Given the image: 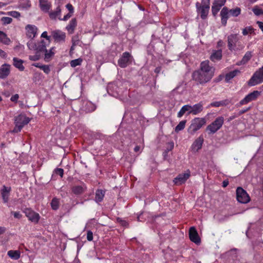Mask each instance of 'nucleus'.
<instances>
[{"label":"nucleus","mask_w":263,"mask_h":263,"mask_svg":"<svg viewBox=\"0 0 263 263\" xmlns=\"http://www.w3.org/2000/svg\"><path fill=\"white\" fill-rule=\"evenodd\" d=\"M209 63L208 61L202 62L200 69L193 73V80L199 84H202L209 82L214 75V68L210 66Z\"/></svg>","instance_id":"1"},{"label":"nucleus","mask_w":263,"mask_h":263,"mask_svg":"<svg viewBox=\"0 0 263 263\" xmlns=\"http://www.w3.org/2000/svg\"><path fill=\"white\" fill-rule=\"evenodd\" d=\"M210 6V0H202L201 3L199 2L196 3L197 11L200 14L202 19L204 20L206 18L209 12Z\"/></svg>","instance_id":"2"},{"label":"nucleus","mask_w":263,"mask_h":263,"mask_svg":"<svg viewBox=\"0 0 263 263\" xmlns=\"http://www.w3.org/2000/svg\"><path fill=\"white\" fill-rule=\"evenodd\" d=\"M206 123V120L204 118H196L194 119L192 123L190 125L189 128H188V132L192 135H193L199 130L201 127L205 125Z\"/></svg>","instance_id":"3"},{"label":"nucleus","mask_w":263,"mask_h":263,"mask_svg":"<svg viewBox=\"0 0 263 263\" xmlns=\"http://www.w3.org/2000/svg\"><path fill=\"white\" fill-rule=\"evenodd\" d=\"M223 122V117H219L206 127V130L209 131V134H214L221 127Z\"/></svg>","instance_id":"4"},{"label":"nucleus","mask_w":263,"mask_h":263,"mask_svg":"<svg viewBox=\"0 0 263 263\" xmlns=\"http://www.w3.org/2000/svg\"><path fill=\"white\" fill-rule=\"evenodd\" d=\"M263 82V66L256 71L248 82L249 86H252Z\"/></svg>","instance_id":"5"},{"label":"nucleus","mask_w":263,"mask_h":263,"mask_svg":"<svg viewBox=\"0 0 263 263\" xmlns=\"http://www.w3.org/2000/svg\"><path fill=\"white\" fill-rule=\"evenodd\" d=\"M236 197L237 201L242 203H247L250 201L249 195L241 187H238L236 189Z\"/></svg>","instance_id":"6"},{"label":"nucleus","mask_w":263,"mask_h":263,"mask_svg":"<svg viewBox=\"0 0 263 263\" xmlns=\"http://www.w3.org/2000/svg\"><path fill=\"white\" fill-rule=\"evenodd\" d=\"M27 46L30 49H33L36 51L39 54H43L45 52H47L45 43L44 41H42L37 45L35 44L32 41L28 42Z\"/></svg>","instance_id":"7"},{"label":"nucleus","mask_w":263,"mask_h":263,"mask_svg":"<svg viewBox=\"0 0 263 263\" xmlns=\"http://www.w3.org/2000/svg\"><path fill=\"white\" fill-rule=\"evenodd\" d=\"M133 57L128 52L123 53L121 58L119 59L118 63L121 68H125L127 66L132 63Z\"/></svg>","instance_id":"8"},{"label":"nucleus","mask_w":263,"mask_h":263,"mask_svg":"<svg viewBox=\"0 0 263 263\" xmlns=\"http://www.w3.org/2000/svg\"><path fill=\"white\" fill-rule=\"evenodd\" d=\"M260 94V92L255 90L249 93L246 97L239 102V105L247 104L250 102L255 100Z\"/></svg>","instance_id":"9"},{"label":"nucleus","mask_w":263,"mask_h":263,"mask_svg":"<svg viewBox=\"0 0 263 263\" xmlns=\"http://www.w3.org/2000/svg\"><path fill=\"white\" fill-rule=\"evenodd\" d=\"M190 239L196 245H199L201 242V239L199 236L195 228L192 227L190 228L189 232Z\"/></svg>","instance_id":"10"},{"label":"nucleus","mask_w":263,"mask_h":263,"mask_svg":"<svg viewBox=\"0 0 263 263\" xmlns=\"http://www.w3.org/2000/svg\"><path fill=\"white\" fill-rule=\"evenodd\" d=\"M190 176V172L187 170V172L183 174H180L177 177L174 178L173 181L177 185H180L184 183Z\"/></svg>","instance_id":"11"},{"label":"nucleus","mask_w":263,"mask_h":263,"mask_svg":"<svg viewBox=\"0 0 263 263\" xmlns=\"http://www.w3.org/2000/svg\"><path fill=\"white\" fill-rule=\"evenodd\" d=\"M25 213L29 220L35 223H37L38 222L40 219V215L39 214L28 209L25 210Z\"/></svg>","instance_id":"12"},{"label":"nucleus","mask_w":263,"mask_h":263,"mask_svg":"<svg viewBox=\"0 0 263 263\" xmlns=\"http://www.w3.org/2000/svg\"><path fill=\"white\" fill-rule=\"evenodd\" d=\"M30 121V119L24 115H20L15 118V125H24L27 124Z\"/></svg>","instance_id":"13"},{"label":"nucleus","mask_w":263,"mask_h":263,"mask_svg":"<svg viewBox=\"0 0 263 263\" xmlns=\"http://www.w3.org/2000/svg\"><path fill=\"white\" fill-rule=\"evenodd\" d=\"M10 72V65L7 64H3L0 68V79L6 78Z\"/></svg>","instance_id":"14"},{"label":"nucleus","mask_w":263,"mask_h":263,"mask_svg":"<svg viewBox=\"0 0 263 263\" xmlns=\"http://www.w3.org/2000/svg\"><path fill=\"white\" fill-rule=\"evenodd\" d=\"M11 190V187L6 186L5 185L3 186L1 190V195L4 202L7 203L8 202Z\"/></svg>","instance_id":"15"},{"label":"nucleus","mask_w":263,"mask_h":263,"mask_svg":"<svg viewBox=\"0 0 263 263\" xmlns=\"http://www.w3.org/2000/svg\"><path fill=\"white\" fill-rule=\"evenodd\" d=\"M238 37L237 34H232L228 37V47L230 50H232L236 46V43L238 41Z\"/></svg>","instance_id":"16"},{"label":"nucleus","mask_w":263,"mask_h":263,"mask_svg":"<svg viewBox=\"0 0 263 263\" xmlns=\"http://www.w3.org/2000/svg\"><path fill=\"white\" fill-rule=\"evenodd\" d=\"M203 142V138L199 137L194 142L192 145V150L194 152H197L199 149L201 148Z\"/></svg>","instance_id":"17"},{"label":"nucleus","mask_w":263,"mask_h":263,"mask_svg":"<svg viewBox=\"0 0 263 263\" xmlns=\"http://www.w3.org/2000/svg\"><path fill=\"white\" fill-rule=\"evenodd\" d=\"M52 35L55 41L57 42L64 41L66 37L65 33L60 30L52 31Z\"/></svg>","instance_id":"18"},{"label":"nucleus","mask_w":263,"mask_h":263,"mask_svg":"<svg viewBox=\"0 0 263 263\" xmlns=\"http://www.w3.org/2000/svg\"><path fill=\"white\" fill-rule=\"evenodd\" d=\"M26 29L27 30V35L28 37L32 39L35 37L37 31V28L35 26L28 25L26 27Z\"/></svg>","instance_id":"19"},{"label":"nucleus","mask_w":263,"mask_h":263,"mask_svg":"<svg viewBox=\"0 0 263 263\" xmlns=\"http://www.w3.org/2000/svg\"><path fill=\"white\" fill-rule=\"evenodd\" d=\"M224 4V2L220 3L219 0L215 1L212 6V11L213 15L215 16L220 8Z\"/></svg>","instance_id":"20"},{"label":"nucleus","mask_w":263,"mask_h":263,"mask_svg":"<svg viewBox=\"0 0 263 263\" xmlns=\"http://www.w3.org/2000/svg\"><path fill=\"white\" fill-rule=\"evenodd\" d=\"M222 58V50L221 49L213 51L210 56V59L213 62L220 60Z\"/></svg>","instance_id":"21"},{"label":"nucleus","mask_w":263,"mask_h":263,"mask_svg":"<svg viewBox=\"0 0 263 263\" xmlns=\"http://www.w3.org/2000/svg\"><path fill=\"white\" fill-rule=\"evenodd\" d=\"M202 110V105L200 103L194 105L192 106L191 110L188 112V114L197 115Z\"/></svg>","instance_id":"22"},{"label":"nucleus","mask_w":263,"mask_h":263,"mask_svg":"<svg viewBox=\"0 0 263 263\" xmlns=\"http://www.w3.org/2000/svg\"><path fill=\"white\" fill-rule=\"evenodd\" d=\"M39 2L41 8L43 11L48 12L49 10L51 4L48 3L47 0H39Z\"/></svg>","instance_id":"23"},{"label":"nucleus","mask_w":263,"mask_h":263,"mask_svg":"<svg viewBox=\"0 0 263 263\" xmlns=\"http://www.w3.org/2000/svg\"><path fill=\"white\" fill-rule=\"evenodd\" d=\"M13 65L17 68H18L21 71H23L25 69L24 66L23 65V61L20 59H18L16 58H14L13 59Z\"/></svg>","instance_id":"24"},{"label":"nucleus","mask_w":263,"mask_h":263,"mask_svg":"<svg viewBox=\"0 0 263 263\" xmlns=\"http://www.w3.org/2000/svg\"><path fill=\"white\" fill-rule=\"evenodd\" d=\"M77 26V21L76 18H72L69 24L66 27V29L68 31L69 33L72 34L73 33L74 29Z\"/></svg>","instance_id":"25"},{"label":"nucleus","mask_w":263,"mask_h":263,"mask_svg":"<svg viewBox=\"0 0 263 263\" xmlns=\"http://www.w3.org/2000/svg\"><path fill=\"white\" fill-rule=\"evenodd\" d=\"M0 42L5 45H9L11 42V40L7 37L5 33L0 31Z\"/></svg>","instance_id":"26"},{"label":"nucleus","mask_w":263,"mask_h":263,"mask_svg":"<svg viewBox=\"0 0 263 263\" xmlns=\"http://www.w3.org/2000/svg\"><path fill=\"white\" fill-rule=\"evenodd\" d=\"M86 187L84 185H76L73 186L72 190L75 194H81L84 192Z\"/></svg>","instance_id":"27"},{"label":"nucleus","mask_w":263,"mask_h":263,"mask_svg":"<svg viewBox=\"0 0 263 263\" xmlns=\"http://www.w3.org/2000/svg\"><path fill=\"white\" fill-rule=\"evenodd\" d=\"M192 106L189 105H185L182 106L180 110L178 112L177 117L178 118H181L186 111H190L191 110Z\"/></svg>","instance_id":"28"},{"label":"nucleus","mask_w":263,"mask_h":263,"mask_svg":"<svg viewBox=\"0 0 263 263\" xmlns=\"http://www.w3.org/2000/svg\"><path fill=\"white\" fill-rule=\"evenodd\" d=\"M252 56V52L251 51L247 52L241 61L239 63H238L237 65H240L246 64L251 59Z\"/></svg>","instance_id":"29"},{"label":"nucleus","mask_w":263,"mask_h":263,"mask_svg":"<svg viewBox=\"0 0 263 263\" xmlns=\"http://www.w3.org/2000/svg\"><path fill=\"white\" fill-rule=\"evenodd\" d=\"M8 255L13 259H18L20 257V253L18 251L10 250L8 252Z\"/></svg>","instance_id":"30"},{"label":"nucleus","mask_w":263,"mask_h":263,"mask_svg":"<svg viewBox=\"0 0 263 263\" xmlns=\"http://www.w3.org/2000/svg\"><path fill=\"white\" fill-rule=\"evenodd\" d=\"M239 72L240 71L238 70H235L232 71H230L226 76V81L228 82L231 79L235 77Z\"/></svg>","instance_id":"31"},{"label":"nucleus","mask_w":263,"mask_h":263,"mask_svg":"<svg viewBox=\"0 0 263 263\" xmlns=\"http://www.w3.org/2000/svg\"><path fill=\"white\" fill-rule=\"evenodd\" d=\"M104 196V192L101 190H98L96 192L95 199L97 202H101Z\"/></svg>","instance_id":"32"},{"label":"nucleus","mask_w":263,"mask_h":263,"mask_svg":"<svg viewBox=\"0 0 263 263\" xmlns=\"http://www.w3.org/2000/svg\"><path fill=\"white\" fill-rule=\"evenodd\" d=\"M229 103V102L227 100H222L221 101H216L213 102L211 104V105L212 106L214 107H219V106H226Z\"/></svg>","instance_id":"33"},{"label":"nucleus","mask_w":263,"mask_h":263,"mask_svg":"<svg viewBox=\"0 0 263 263\" xmlns=\"http://www.w3.org/2000/svg\"><path fill=\"white\" fill-rule=\"evenodd\" d=\"M20 7L23 9H28L31 7V3L29 0H22Z\"/></svg>","instance_id":"34"},{"label":"nucleus","mask_w":263,"mask_h":263,"mask_svg":"<svg viewBox=\"0 0 263 263\" xmlns=\"http://www.w3.org/2000/svg\"><path fill=\"white\" fill-rule=\"evenodd\" d=\"M241 9L239 7H236L235 9H230L229 10V15L236 17L240 14Z\"/></svg>","instance_id":"35"},{"label":"nucleus","mask_w":263,"mask_h":263,"mask_svg":"<svg viewBox=\"0 0 263 263\" xmlns=\"http://www.w3.org/2000/svg\"><path fill=\"white\" fill-rule=\"evenodd\" d=\"M186 122V120H182L180 121L179 123L175 127V131L176 133H178L179 131L184 129V128L185 127Z\"/></svg>","instance_id":"36"},{"label":"nucleus","mask_w":263,"mask_h":263,"mask_svg":"<svg viewBox=\"0 0 263 263\" xmlns=\"http://www.w3.org/2000/svg\"><path fill=\"white\" fill-rule=\"evenodd\" d=\"M254 29L252 26H248L245 27L244 29H242V34L243 35H247L249 33L252 34L254 33Z\"/></svg>","instance_id":"37"},{"label":"nucleus","mask_w":263,"mask_h":263,"mask_svg":"<svg viewBox=\"0 0 263 263\" xmlns=\"http://www.w3.org/2000/svg\"><path fill=\"white\" fill-rule=\"evenodd\" d=\"M60 13H61V9L60 8V7L59 6L57 7L56 11H53V12H51L49 13V16L51 19L54 20L56 18L57 16L60 15Z\"/></svg>","instance_id":"38"},{"label":"nucleus","mask_w":263,"mask_h":263,"mask_svg":"<svg viewBox=\"0 0 263 263\" xmlns=\"http://www.w3.org/2000/svg\"><path fill=\"white\" fill-rule=\"evenodd\" d=\"M51 206L53 210H57L59 206V201L58 199L54 198L51 201Z\"/></svg>","instance_id":"39"},{"label":"nucleus","mask_w":263,"mask_h":263,"mask_svg":"<svg viewBox=\"0 0 263 263\" xmlns=\"http://www.w3.org/2000/svg\"><path fill=\"white\" fill-rule=\"evenodd\" d=\"M82 62V60L80 58L75 59V60H73L71 61V62H70V66L72 67H75L77 66L81 65Z\"/></svg>","instance_id":"40"},{"label":"nucleus","mask_w":263,"mask_h":263,"mask_svg":"<svg viewBox=\"0 0 263 263\" xmlns=\"http://www.w3.org/2000/svg\"><path fill=\"white\" fill-rule=\"evenodd\" d=\"M229 10L227 7H223L221 11L220 15L221 17H229Z\"/></svg>","instance_id":"41"},{"label":"nucleus","mask_w":263,"mask_h":263,"mask_svg":"<svg viewBox=\"0 0 263 263\" xmlns=\"http://www.w3.org/2000/svg\"><path fill=\"white\" fill-rule=\"evenodd\" d=\"M1 21L3 25H6L10 24L12 21V18L9 17H3Z\"/></svg>","instance_id":"42"},{"label":"nucleus","mask_w":263,"mask_h":263,"mask_svg":"<svg viewBox=\"0 0 263 263\" xmlns=\"http://www.w3.org/2000/svg\"><path fill=\"white\" fill-rule=\"evenodd\" d=\"M41 56V54H39V53L36 52V53L35 55H29V59L31 61H35L39 60Z\"/></svg>","instance_id":"43"},{"label":"nucleus","mask_w":263,"mask_h":263,"mask_svg":"<svg viewBox=\"0 0 263 263\" xmlns=\"http://www.w3.org/2000/svg\"><path fill=\"white\" fill-rule=\"evenodd\" d=\"M41 69L44 71V72L48 74L50 71V67L48 65H43L41 66Z\"/></svg>","instance_id":"44"},{"label":"nucleus","mask_w":263,"mask_h":263,"mask_svg":"<svg viewBox=\"0 0 263 263\" xmlns=\"http://www.w3.org/2000/svg\"><path fill=\"white\" fill-rule=\"evenodd\" d=\"M253 12L256 15H259L261 14H263V12L261 9H259L258 8L255 7L253 8L252 9Z\"/></svg>","instance_id":"45"},{"label":"nucleus","mask_w":263,"mask_h":263,"mask_svg":"<svg viewBox=\"0 0 263 263\" xmlns=\"http://www.w3.org/2000/svg\"><path fill=\"white\" fill-rule=\"evenodd\" d=\"M53 54L54 53L52 51L51 49L49 52H45V60L46 61L48 60Z\"/></svg>","instance_id":"46"},{"label":"nucleus","mask_w":263,"mask_h":263,"mask_svg":"<svg viewBox=\"0 0 263 263\" xmlns=\"http://www.w3.org/2000/svg\"><path fill=\"white\" fill-rule=\"evenodd\" d=\"M72 42L73 46H76L77 45H78L79 42V36L78 35L73 36L72 39Z\"/></svg>","instance_id":"47"},{"label":"nucleus","mask_w":263,"mask_h":263,"mask_svg":"<svg viewBox=\"0 0 263 263\" xmlns=\"http://www.w3.org/2000/svg\"><path fill=\"white\" fill-rule=\"evenodd\" d=\"M54 172L56 174L59 175L61 177H63V174H64V171L63 169L58 168H56L54 171Z\"/></svg>","instance_id":"48"},{"label":"nucleus","mask_w":263,"mask_h":263,"mask_svg":"<svg viewBox=\"0 0 263 263\" xmlns=\"http://www.w3.org/2000/svg\"><path fill=\"white\" fill-rule=\"evenodd\" d=\"M23 127L22 125H15L13 130H11V132L15 133H18L21 130Z\"/></svg>","instance_id":"49"},{"label":"nucleus","mask_w":263,"mask_h":263,"mask_svg":"<svg viewBox=\"0 0 263 263\" xmlns=\"http://www.w3.org/2000/svg\"><path fill=\"white\" fill-rule=\"evenodd\" d=\"M9 14L13 17H18L20 16V13L18 12L13 11L9 12Z\"/></svg>","instance_id":"50"},{"label":"nucleus","mask_w":263,"mask_h":263,"mask_svg":"<svg viewBox=\"0 0 263 263\" xmlns=\"http://www.w3.org/2000/svg\"><path fill=\"white\" fill-rule=\"evenodd\" d=\"M174 146V144L173 142H169L167 144V147L165 150L167 151V152H170L173 149Z\"/></svg>","instance_id":"51"},{"label":"nucleus","mask_w":263,"mask_h":263,"mask_svg":"<svg viewBox=\"0 0 263 263\" xmlns=\"http://www.w3.org/2000/svg\"><path fill=\"white\" fill-rule=\"evenodd\" d=\"M87 239L88 241H91L93 239V234L90 231L87 232Z\"/></svg>","instance_id":"52"},{"label":"nucleus","mask_w":263,"mask_h":263,"mask_svg":"<svg viewBox=\"0 0 263 263\" xmlns=\"http://www.w3.org/2000/svg\"><path fill=\"white\" fill-rule=\"evenodd\" d=\"M67 9L69 10V13H73V7L70 4H68L66 6Z\"/></svg>","instance_id":"53"},{"label":"nucleus","mask_w":263,"mask_h":263,"mask_svg":"<svg viewBox=\"0 0 263 263\" xmlns=\"http://www.w3.org/2000/svg\"><path fill=\"white\" fill-rule=\"evenodd\" d=\"M117 221L121 223V224L124 227H126L127 222L126 221L123 220L119 218H117Z\"/></svg>","instance_id":"54"},{"label":"nucleus","mask_w":263,"mask_h":263,"mask_svg":"<svg viewBox=\"0 0 263 263\" xmlns=\"http://www.w3.org/2000/svg\"><path fill=\"white\" fill-rule=\"evenodd\" d=\"M18 97H19L18 95L15 94L11 97L10 100L11 101L15 102L17 100V99H18Z\"/></svg>","instance_id":"55"},{"label":"nucleus","mask_w":263,"mask_h":263,"mask_svg":"<svg viewBox=\"0 0 263 263\" xmlns=\"http://www.w3.org/2000/svg\"><path fill=\"white\" fill-rule=\"evenodd\" d=\"M250 109V107H248L246 108V109H242L240 110L238 112V116H240L241 115L245 113L246 112L248 111Z\"/></svg>","instance_id":"56"},{"label":"nucleus","mask_w":263,"mask_h":263,"mask_svg":"<svg viewBox=\"0 0 263 263\" xmlns=\"http://www.w3.org/2000/svg\"><path fill=\"white\" fill-rule=\"evenodd\" d=\"M72 13H68L66 15L64 16V18L62 19L63 21H66L68 18H69L72 16Z\"/></svg>","instance_id":"57"},{"label":"nucleus","mask_w":263,"mask_h":263,"mask_svg":"<svg viewBox=\"0 0 263 263\" xmlns=\"http://www.w3.org/2000/svg\"><path fill=\"white\" fill-rule=\"evenodd\" d=\"M41 37L46 38L48 40H49L50 38V37L47 35V33L46 31H44L42 33Z\"/></svg>","instance_id":"58"},{"label":"nucleus","mask_w":263,"mask_h":263,"mask_svg":"<svg viewBox=\"0 0 263 263\" xmlns=\"http://www.w3.org/2000/svg\"><path fill=\"white\" fill-rule=\"evenodd\" d=\"M0 56L2 58L6 57V53L1 49H0Z\"/></svg>","instance_id":"59"},{"label":"nucleus","mask_w":263,"mask_h":263,"mask_svg":"<svg viewBox=\"0 0 263 263\" xmlns=\"http://www.w3.org/2000/svg\"><path fill=\"white\" fill-rule=\"evenodd\" d=\"M228 18L227 17H221V23L223 25L225 26L226 25Z\"/></svg>","instance_id":"60"},{"label":"nucleus","mask_w":263,"mask_h":263,"mask_svg":"<svg viewBox=\"0 0 263 263\" xmlns=\"http://www.w3.org/2000/svg\"><path fill=\"white\" fill-rule=\"evenodd\" d=\"M257 24L258 25V26L261 29V31L263 32V22L257 21Z\"/></svg>","instance_id":"61"},{"label":"nucleus","mask_w":263,"mask_h":263,"mask_svg":"<svg viewBox=\"0 0 263 263\" xmlns=\"http://www.w3.org/2000/svg\"><path fill=\"white\" fill-rule=\"evenodd\" d=\"M229 184V181L228 180H224L223 182H222V186L223 187H226V186H228V185Z\"/></svg>","instance_id":"62"},{"label":"nucleus","mask_w":263,"mask_h":263,"mask_svg":"<svg viewBox=\"0 0 263 263\" xmlns=\"http://www.w3.org/2000/svg\"><path fill=\"white\" fill-rule=\"evenodd\" d=\"M32 65L33 66H35L36 67H38L40 69H41V66H42L41 65H40V63H34Z\"/></svg>","instance_id":"63"},{"label":"nucleus","mask_w":263,"mask_h":263,"mask_svg":"<svg viewBox=\"0 0 263 263\" xmlns=\"http://www.w3.org/2000/svg\"><path fill=\"white\" fill-rule=\"evenodd\" d=\"M5 231V228L4 227H0V235L4 233Z\"/></svg>","instance_id":"64"}]
</instances>
